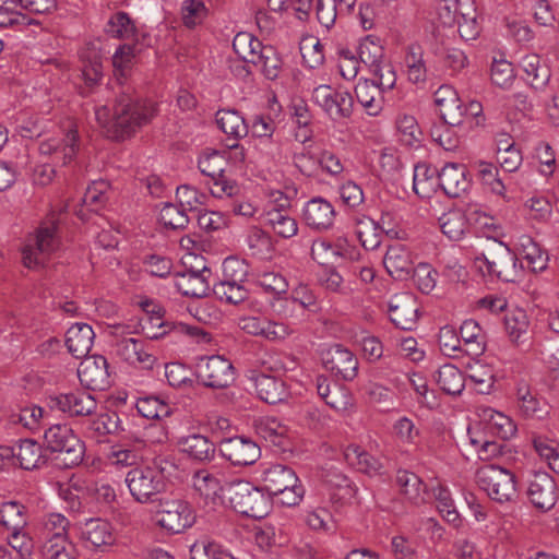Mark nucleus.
<instances>
[{"label": "nucleus", "mask_w": 559, "mask_h": 559, "mask_svg": "<svg viewBox=\"0 0 559 559\" xmlns=\"http://www.w3.org/2000/svg\"><path fill=\"white\" fill-rule=\"evenodd\" d=\"M79 147L78 127L74 122L69 121L61 135L43 140L38 151L41 155L51 157L55 166H66L74 159Z\"/></svg>", "instance_id": "8"}, {"label": "nucleus", "mask_w": 559, "mask_h": 559, "mask_svg": "<svg viewBox=\"0 0 559 559\" xmlns=\"http://www.w3.org/2000/svg\"><path fill=\"white\" fill-rule=\"evenodd\" d=\"M322 364L324 368L346 381H352L358 373V359L346 347L334 344L322 352Z\"/></svg>", "instance_id": "14"}, {"label": "nucleus", "mask_w": 559, "mask_h": 559, "mask_svg": "<svg viewBox=\"0 0 559 559\" xmlns=\"http://www.w3.org/2000/svg\"><path fill=\"white\" fill-rule=\"evenodd\" d=\"M155 104L150 100H135L129 95H122L117 100L114 111L106 105L95 109V118L106 135L121 140L131 135L155 115Z\"/></svg>", "instance_id": "1"}, {"label": "nucleus", "mask_w": 559, "mask_h": 559, "mask_svg": "<svg viewBox=\"0 0 559 559\" xmlns=\"http://www.w3.org/2000/svg\"><path fill=\"white\" fill-rule=\"evenodd\" d=\"M0 522L10 532L23 531L27 524L25 507L16 501L3 502L0 509Z\"/></svg>", "instance_id": "49"}, {"label": "nucleus", "mask_w": 559, "mask_h": 559, "mask_svg": "<svg viewBox=\"0 0 559 559\" xmlns=\"http://www.w3.org/2000/svg\"><path fill=\"white\" fill-rule=\"evenodd\" d=\"M440 228L450 240H460L467 230L465 216L459 211L443 214L440 218Z\"/></svg>", "instance_id": "58"}, {"label": "nucleus", "mask_w": 559, "mask_h": 559, "mask_svg": "<svg viewBox=\"0 0 559 559\" xmlns=\"http://www.w3.org/2000/svg\"><path fill=\"white\" fill-rule=\"evenodd\" d=\"M433 493L437 501V509L442 518L455 527H459L462 521L451 497L450 490L443 486H438L435 488Z\"/></svg>", "instance_id": "57"}, {"label": "nucleus", "mask_w": 559, "mask_h": 559, "mask_svg": "<svg viewBox=\"0 0 559 559\" xmlns=\"http://www.w3.org/2000/svg\"><path fill=\"white\" fill-rule=\"evenodd\" d=\"M437 170L429 165L421 163L417 164L414 168V177H413V189L414 192L423 199L430 198L431 194L436 191L437 179H436Z\"/></svg>", "instance_id": "42"}, {"label": "nucleus", "mask_w": 559, "mask_h": 559, "mask_svg": "<svg viewBox=\"0 0 559 559\" xmlns=\"http://www.w3.org/2000/svg\"><path fill=\"white\" fill-rule=\"evenodd\" d=\"M70 521L59 512L44 514L37 525L36 535L38 539H70Z\"/></svg>", "instance_id": "28"}, {"label": "nucleus", "mask_w": 559, "mask_h": 559, "mask_svg": "<svg viewBox=\"0 0 559 559\" xmlns=\"http://www.w3.org/2000/svg\"><path fill=\"white\" fill-rule=\"evenodd\" d=\"M228 490L231 508L245 516L262 519L271 511L270 497L249 481L231 483Z\"/></svg>", "instance_id": "5"}, {"label": "nucleus", "mask_w": 559, "mask_h": 559, "mask_svg": "<svg viewBox=\"0 0 559 559\" xmlns=\"http://www.w3.org/2000/svg\"><path fill=\"white\" fill-rule=\"evenodd\" d=\"M177 444L183 453L195 461L205 462L214 459L215 445L203 435L192 433L180 437Z\"/></svg>", "instance_id": "30"}, {"label": "nucleus", "mask_w": 559, "mask_h": 559, "mask_svg": "<svg viewBox=\"0 0 559 559\" xmlns=\"http://www.w3.org/2000/svg\"><path fill=\"white\" fill-rule=\"evenodd\" d=\"M302 217L311 229L323 231L333 226L335 210L331 202L317 197L306 202L302 209Z\"/></svg>", "instance_id": "18"}, {"label": "nucleus", "mask_w": 559, "mask_h": 559, "mask_svg": "<svg viewBox=\"0 0 559 559\" xmlns=\"http://www.w3.org/2000/svg\"><path fill=\"white\" fill-rule=\"evenodd\" d=\"M206 185L212 197L221 200L237 198L241 192L239 185L234 179L228 178L225 173L207 180Z\"/></svg>", "instance_id": "60"}, {"label": "nucleus", "mask_w": 559, "mask_h": 559, "mask_svg": "<svg viewBox=\"0 0 559 559\" xmlns=\"http://www.w3.org/2000/svg\"><path fill=\"white\" fill-rule=\"evenodd\" d=\"M213 293L221 301L233 305L242 302L248 298V290L243 284L222 278L213 285Z\"/></svg>", "instance_id": "54"}, {"label": "nucleus", "mask_w": 559, "mask_h": 559, "mask_svg": "<svg viewBox=\"0 0 559 559\" xmlns=\"http://www.w3.org/2000/svg\"><path fill=\"white\" fill-rule=\"evenodd\" d=\"M497 160L508 173L515 171L521 166L522 155L511 139L506 140V146H502V141L498 142Z\"/></svg>", "instance_id": "62"}, {"label": "nucleus", "mask_w": 559, "mask_h": 559, "mask_svg": "<svg viewBox=\"0 0 559 559\" xmlns=\"http://www.w3.org/2000/svg\"><path fill=\"white\" fill-rule=\"evenodd\" d=\"M216 123L222 132L235 141L245 138L249 132V126L243 116L235 109L218 110L216 112Z\"/></svg>", "instance_id": "31"}, {"label": "nucleus", "mask_w": 559, "mask_h": 559, "mask_svg": "<svg viewBox=\"0 0 559 559\" xmlns=\"http://www.w3.org/2000/svg\"><path fill=\"white\" fill-rule=\"evenodd\" d=\"M105 32L114 38L130 39L135 36L136 28L129 14L120 11L109 17Z\"/></svg>", "instance_id": "53"}, {"label": "nucleus", "mask_w": 559, "mask_h": 559, "mask_svg": "<svg viewBox=\"0 0 559 559\" xmlns=\"http://www.w3.org/2000/svg\"><path fill=\"white\" fill-rule=\"evenodd\" d=\"M438 181L443 192L451 198L460 197L469 187L466 168L457 163L445 164L438 174Z\"/></svg>", "instance_id": "22"}, {"label": "nucleus", "mask_w": 559, "mask_h": 559, "mask_svg": "<svg viewBox=\"0 0 559 559\" xmlns=\"http://www.w3.org/2000/svg\"><path fill=\"white\" fill-rule=\"evenodd\" d=\"M252 380L259 399L265 403L277 404L285 401L289 395L286 383L281 378L259 373Z\"/></svg>", "instance_id": "25"}, {"label": "nucleus", "mask_w": 559, "mask_h": 559, "mask_svg": "<svg viewBox=\"0 0 559 559\" xmlns=\"http://www.w3.org/2000/svg\"><path fill=\"white\" fill-rule=\"evenodd\" d=\"M555 479L547 473H536L530 480L528 498L543 511L550 510L557 501Z\"/></svg>", "instance_id": "19"}, {"label": "nucleus", "mask_w": 559, "mask_h": 559, "mask_svg": "<svg viewBox=\"0 0 559 559\" xmlns=\"http://www.w3.org/2000/svg\"><path fill=\"white\" fill-rule=\"evenodd\" d=\"M468 378L474 383L475 390L481 394H489L496 381L493 368L479 360L468 365Z\"/></svg>", "instance_id": "45"}, {"label": "nucleus", "mask_w": 559, "mask_h": 559, "mask_svg": "<svg viewBox=\"0 0 559 559\" xmlns=\"http://www.w3.org/2000/svg\"><path fill=\"white\" fill-rule=\"evenodd\" d=\"M50 406L70 416H88L96 411L97 403L90 393L75 391L51 397Z\"/></svg>", "instance_id": "17"}, {"label": "nucleus", "mask_w": 559, "mask_h": 559, "mask_svg": "<svg viewBox=\"0 0 559 559\" xmlns=\"http://www.w3.org/2000/svg\"><path fill=\"white\" fill-rule=\"evenodd\" d=\"M383 265L386 272L396 280H406L413 271V258L408 249L401 243L388 248Z\"/></svg>", "instance_id": "24"}, {"label": "nucleus", "mask_w": 559, "mask_h": 559, "mask_svg": "<svg viewBox=\"0 0 559 559\" xmlns=\"http://www.w3.org/2000/svg\"><path fill=\"white\" fill-rule=\"evenodd\" d=\"M435 103L447 124L459 126L463 122V106L456 91L451 85H441L435 92Z\"/></svg>", "instance_id": "21"}, {"label": "nucleus", "mask_w": 559, "mask_h": 559, "mask_svg": "<svg viewBox=\"0 0 559 559\" xmlns=\"http://www.w3.org/2000/svg\"><path fill=\"white\" fill-rule=\"evenodd\" d=\"M253 428L255 433L266 442L273 445H284L288 429L277 418L272 416L259 417L254 420Z\"/></svg>", "instance_id": "35"}, {"label": "nucleus", "mask_w": 559, "mask_h": 559, "mask_svg": "<svg viewBox=\"0 0 559 559\" xmlns=\"http://www.w3.org/2000/svg\"><path fill=\"white\" fill-rule=\"evenodd\" d=\"M396 481L403 495L414 504L425 501L426 486L421 479L414 473L400 471Z\"/></svg>", "instance_id": "44"}, {"label": "nucleus", "mask_w": 559, "mask_h": 559, "mask_svg": "<svg viewBox=\"0 0 559 559\" xmlns=\"http://www.w3.org/2000/svg\"><path fill=\"white\" fill-rule=\"evenodd\" d=\"M300 53L304 63L310 69H317L324 62L323 45L316 37H306L300 41Z\"/></svg>", "instance_id": "61"}, {"label": "nucleus", "mask_w": 559, "mask_h": 559, "mask_svg": "<svg viewBox=\"0 0 559 559\" xmlns=\"http://www.w3.org/2000/svg\"><path fill=\"white\" fill-rule=\"evenodd\" d=\"M344 459L358 472L368 475L379 473L382 467L378 459L369 454L358 444H349L344 451Z\"/></svg>", "instance_id": "37"}, {"label": "nucleus", "mask_w": 559, "mask_h": 559, "mask_svg": "<svg viewBox=\"0 0 559 559\" xmlns=\"http://www.w3.org/2000/svg\"><path fill=\"white\" fill-rule=\"evenodd\" d=\"M436 381L440 389L451 395H459L465 386L463 373L452 364H444L436 373Z\"/></svg>", "instance_id": "41"}, {"label": "nucleus", "mask_w": 559, "mask_h": 559, "mask_svg": "<svg viewBox=\"0 0 559 559\" xmlns=\"http://www.w3.org/2000/svg\"><path fill=\"white\" fill-rule=\"evenodd\" d=\"M396 130L399 141L408 147H418L421 143L423 132L415 119L411 115H400L396 119Z\"/></svg>", "instance_id": "47"}, {"label": "nucleus", "mask_w": 559, "mask_h": 559, "mask_svg": "<svg viewBox=\"0 0 559 559\" xmlns=\"http://www.w3.org/2000/svg\"><path fill=\"white\" fill-rule=\"evenodd\" d=\"M218 450L224 459L237 466L251 465L261 456V449L258 443L245 436L223 439L219 442Z\"/></svg>", "instance_id": "12"}, {"label": "nucleus", "mask_w": 559, "mask_h": 559, "mask_svg": "<svg viewBox=\"0 0 559 559\" xmlns=\"http://www.w3.org/2000/svg\"><path fill=\"white\" fill-rule=\"evenodd\" d=\"M475 481L491 500L506 503L516 498L514 475L506 467L496 463H486L475 473Z\"/></svg>", "instance_id": "3"}, {"label": "nucleus", "mask_w": 559, "mask_h": 559, "mask_svg": "<svg viewBox=\"0 0 559 559\" xmlns=\"http://www.w3.org/2000/svg\"><path fill=\"white\" fill-rule=\"evenodd\" d=\"M533 445L538 455L544 459L549 467L559 474V451L557 450L556 442L543 437H535Z\"/></svg>", "instance_id": "64"}, {"label": "nucleus", "mask_w": 559, "mask_h": 559, "mask_svg": "<svg viewBox=\"0 0 559 559\" xmlns=\"http://www.w3.org/2000/svg\"><path fill=\"white\" fill-rule=\"evenodd\" d=\"M251 63L258 67L267 80L277 79L283 68V60L273 46H263Z\"/></svg>", "instance_id": "40"}, {"label": "nucleus", "mask_w": 559, "mask_h": 559, "mask_svg": "<svg viewBox=\"0 0 559 559\" xmlns=\"http://www.w3.org/2000/svg\"><path fill=\"white\" fill-rule=\"evenodd\" d=\"M164 467L141 465L131 468L126 475V485L132 498L139 503H152L166 488Z\"/></svg>", "instance_id": "4"}, {"label": "nucleus", "mask_w": 559, "mask_h": 559, "mask_svg": "<svg viewBox=\"0 0 559 559\" xmlns=\"http://www.w3.org/2000/svg\"><path fill=\"white\" fill-rule=\"evenodd\" d=\"M264 45L251 33L240 32L233 40V48L246 63H251Z\"/></svg>", "instance_id": "52"}, {"label": "nucleus", "mask_w": 559, "mask_h": 559, "mask_svg": "<svg viewBox=\"0 0 559 559\" xmlns=\"http://www.w3.org/2000/svg\"><path fill=\"white\" fill-rule=\"evenodd\" d=\"M81 538L87 546L98 550L114 545L116 539L111 523L99 518L88 519L82 524Z\"/></svg>", "instance_id": "20"}, {"label": "nucleus", "mask_w": 559, "mask_h": 559, "mask_svg": "<svg viewBox=\"0 0 559 559\" xmlns=\"http://www.w3.org/2000/svg\"><path fill=\"white\" fill-rule=\"evenodd\" d=\"M380 93L376 84L369 80L359 81L355 87L358 103L370 116L378 115L382 108Z\"/></svg>", "instance_id": "43"}, {"label": "nucleus", "mask_w": 559, "mask_h": 559, "mask_svg": "<svg viewBox=\"0 0 559 559\" xmlns=\"http://www.w3.org/2000/svg\"><path fill=\"white\" fill-rule=\"evenodd\" d=\"M404 67L407 79L414 84H423L427 80V66L424 59V49L418 44L407 46L404 57Z\"/></svg>", "instance_id": "33"}, {"label": "nucleus", "mask_w": 559, "mask_h": 559, "mask_svg": "<svg viewBox=\"0 0 559 559\" xmlns=\"http://www.w3.org/2000/svg\"><path fill=\"white\" fill-rule=\"evenodd\" d=\"M195 369L199 381L206 388L225 389L236 378L233 364L221 355L199 358Z\"/></svg>", "instance_id": "9"}, {"label": "nucleus", "mask_w": 559, "mask_h": 559, "mask_svg": "<svg viewBox=\"0 0 559 559\" xmlns=\"http://www.w3.org/2000/svg\"><path fill=\"white\" fill-rule=\"evenodd\" d=\"M60 245L59 219L52 214L40 224L23 247V264L27 269L44 266Z\"/></svg>", "instance_id": "2"}, {"label": "nucleus", "mask_w": 559, "mask_h": 559, "mask_svg": "<svg viewBox=\"0 0 559 559\" xmlns=\"http://www.w3.org/2000/svg\"><path fill=\"white\" fill-rule=\"evenodd\" d=\"M478 415L491 432L501 439H509L516 432L513 420L501 412L491 407H481L478 409Z\"/></svg>", "instance_id": "34"}, {"label": "nucleus", "mask_w": 559, "mask_h": 559, "mask_svg": "<svg viewBox=\"0 0 559 559\" xmlns=\"http://www.w3.org/2000/svg\"><path fill=\"white\" fill-rule=\"evenodd\" d=\"M47 448L59 454L58 459L66 467L79 465L85 453V445L67 425H52L44 435Z\"/></svg>", "instance_id": "6"}, {"label": "nucleus", "mask_w": 559, "mask_h": 559, "mask_svg": "<svg viewBox=\"0 0 559 559\" xmlns=\"http://www.w3.org/2000/svg\"><path fill=\"white\" fill-rule=\"evenodd\" d=\"M211 270L203 266L200 271L189 270L177 275L175 285L185 296L202 298L210 292Z\"/></svg>", "instance_id": "23"}, {"label": "nucleus", "mask_w": 559, "mask_h": 559, "mask_svg": "<svg viewBox=\"0 0 559 559\" xmlns=\"http://www.w3.org/2000/svg\"><path fill=\"white\" fill-rule=\"evenodd\" d=\"M460 335L466 346L467 354L479 356L485 352L487 336L477 321L473 319L465 320L460 328Z\"/></svg>", "instance_id": "36"}, {"label": "nucleus", "mask_w": 559, "mask_h": 559, "mask_svg": "<svg viewBox=\"0 0 559 559\" xmlns=\"http://www.w3.org/2000/svg\"><path fill=\"white\" fill-rule=\"evenodd\" d=\"M198 167L203 176L212 180L225 173L227 159L219 151L205 150L199 156Z\"/></svg>", "instance_id": "50"}, {"label": "nucleus", "mask_w": 559, "mask_h": 559, "mask_svg": "<svg viewBox=\"0 0 559 559\" xmlns=\"http://www.w3.org/2000/svg\"><path fill=\"white\" fill-rule=\"evenodd\" d=\"M246 243L250 254L257 259L270 261L275 255L276 249L272 236L261 228L249 229Z\"/></svg>", "instance_id": "32"}, {"label": "nucleus", "mask_w": 559, "mask_h": 559, "mask_svg": "<svg viewBox=\"0 0 559 559\" xmlns=\"http://www.w3.org/2000/svg\"><path fill=\"white\" fill-rule=\"evenodd\" d=\"M311 99L333 121H341L350 117L353 112V97L347 91H337L326 84L313 88Z\"/></svg>", "instance_id": "10"}, {"label": "nucleus", "mask_w": 559, "mask_h": 559, "mask_svg": "<svg viewBox=\"0 0 559 559\" xmlns=\"http://www.w3.org/2000/svg\"><path fill=\"white\" fill-rule=\"evenodd\" d=\"M504 325L510 340L519 343L528 332L530 319L523 309H514L506 316Z\"/></svg>", "instance_id": "55"}, {"label": "nucleus", "mask_w": 559, "mask_h": 559, "mask_svg": "<svg viewBox=\"0 0 559 559\" xmlns=\"http://www.w3.org/2000/svg\"><path fill=\"white\" fill-rule=\"evenodd\" d=\"M477 261L486 266L488 274L503 282L514 283L523 277V262L502 242L493 251L481 253Z\"/></svg>", "instance_id": "7"}, {"label": "nucleus", "mask_w": 559, "mask_h": 559, "mask_svg": "<svg viewBox=\"0 0 559 559\" xmlns=\"http://www.w3.org/2000/svg\"><path fill=\"white\" fill-rule=\"evenodd\" d=\"M95 333L87 323H74L66 333V346L75 358H85L92 349Z\"/></svg>", "instance_id": "26"}, {"label": "nucleus", "mask_w": 559, "mask_h": 559, "mask_svg": "<svg viewBox=\"0 0 559 559\" xmlns=\"http://www.w3.org/2000/svg\"><path fill=\"white\" fill-rule=\"evenodd\" d=\"M227 476L218 468H200L192 474L193 490L205 503L215 504L223 496Z\"/></svg>", "instance_id": "13"}, {"label": "nucleus", "mask_w": 559, "mask_h": 559, "mask_svg": "<svg viewBox=\"0 0 559 559\" xmlns=\"http://www.w3.org/2000/svg\"><path fill=\"white\" fill-rule=\"evenodd\" d=\"M388 312L395 326L402 330H412L417 322V300L409 293L396 294L389 300Z\"/></svg>", "instance_id": "15"}, {"label": "nucleus", "mask_w": 559, "mask_h": 559, "mask_svg": "<svg viewBox=\"0 0 559 559\" xmlns=\"http://www.w3.org/2000/svg\"><path fill=\"white\" fill-rule=\"evenodd\" d=\"M520 254L526 266L533 272H540L547 267L548 255L530 237L522 236L519 240Z\"/></svg>", "instance_id": "39"}, {"label": "nucleus", "mask_w": 559, "mask_h": 559, "mask_svg": "<svg viewBox=\"0 0 559 559\" xmlns=\"http://www.w3.org/2000/svg\"><path fill=\"white\" fill-rule=\"evenodd\" d=\"M266 225L283 239L293 238L298 233L297 221L284 210H269Z\"/></svg>", "instance_id": "38"}, {"label": "nucleus", "mask_w": 559, "mask_h": 559, "mask_svg": "<svg viewBox=\"0 0 559 559\" xmlns=\"http://www.w3.org/2000/svg\"><path fill=\"white\" fill-rule=\"evenodd\" d=\"M41 452V445L38 442L25 439L19 443L12 455L16 456L22 468L29 471L38 468L45 462Z\"/></svg>", "instance_id": "46"}, {"label": "nucleus", "mask_w": 559, "mask_h": 559, "mask_svg": "<svg viewBox=\"0 0 559 559\" xmlns=\"http://www.w3.org/2000/svg\"><path fill=\"white\" fill-rule=\"evenodd\" d=\"M191 559H237L219 544L202 539L190 546Z\"/></svg>", "instance_id": "56"}, {"label": "nucleus", "mask_w": 559, "mask_h": 559, "mask_svg": "<svg viewBox=\"0 0 559 559\" xmlns=\"http://www.w3.org/2000/svg\"><path fill=\"white\" fill-rule=\"evenodd\" d=\"M207 15V9L202 0H183L181 3V20L185 26L192 28L201 24Z\"/></svg>", "instance_id": "63"}, {"label": "nucleus", "mask_w": 559, "mask_h": 559, "mask_svg": "<svg viewBox=\"0 0 559 559\" xmlns=\"http://www.w3.org/2000/svg\"><path fill=\"white\" fill-rule=\"evenodd\" d=\"M157 524L171 534L182 533L193 525L195 515L192 507L183 500H167L157 511Z\"/></svg>", "instance_id": "11"}, {"label": "nucleus", "mask_w": 559, "mask_h": 559, "mask_svg": "<svg viewBox=\"0 0 559 559\" xmlns=\"http://www.w3.org/2000/svg\"><path fill=\"white\" fill-rule=\"evenodd\" d=\"M80 382L92 390H104L109 384L107 359L102 355L85 357L78 369Z\"/></svg>", "instance_id": "16"}, {"label": "nucleus", "mask_w": 559, "mask_h": 559, "mask_svg": "<svg viewBox=\"0 0 559 559\" xmlns=\"http://www.w3.org/2000/svg\"><path fill=\"white\" fill-rule=\"evenodd\" d=\"M261 479L265 490L272 496L298 483V477L293 468L282 464L265 467L262 472Z\"/></svg>", "instance_id": "29"}, {"label": "nucleus", "mask_w": 559, "mask_h": 559, "mask_svg": "<svg viewBox=\"0 0 559 559\" xmlns=\"http://www.w3.org/2000/svg\"><path fill=\"white\" fill-rule=\"evenodd\" d=\"M515 399L518 408L524 417L539 416V413L543 412L542 402L533 394L525 381L516 383Z\"/></svg>", "instance_id": "51"}, {"label": "nucleus", "mask_w": 559, "mask_h": 559, "mask_svg": "<svg viewBox=\"0 0 559 559\" xmlns=\"http://www.w3.org/2000/svg\"><path fill=\"white\" fill-rule=\"evenodd\" d=\"M138 413L146 419H160L170 415V406L156 396L141 397L135 403Z\"/></svg>", "instance_id": "59"}, {"label": "nucleus", "mask_w": 559, "mask_h": 559, "mask_svg": "<svg viewBox=\"0 0 559 559\" xmlns=\"http://www.w3.org/2000/svg\"><path fill=\"white\" fill-rule=\"evenodd\" d=\"M520 68L523 79L535 90H543L550 80L548 66L536 53H528L521 58Z\"/></svg>", "instance_id": "27"}, {"label": "nucleus", "mask_w": 559, "mask_h": 559, "mask_svg": "<svg viewBox=\"0 0 559 559\" xmlns=\"http://www.w3.org/2000/svg\"><path fill=\"white\" fill-rule=\"evenodd\" d=\"M41 559H76L75 548L70 539H38Z\"/></svg>", "instance_id": "48"}]
</instances>
